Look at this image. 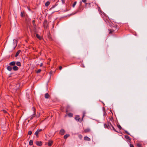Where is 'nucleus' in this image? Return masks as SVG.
I'll use <instances>...</instances> for the list:
<instances>
[{
	"label": "nucleus",
	"mask_w": 147,
	"mask_h": 147,
	"mask_svg": "<svg viewBox=\"0 0 147 147\" xmlns=\"http://www.w3.org/2000/svg\"><path fill=\"white\" fill-rule=\"evenodd\" d=\"M80 5L77 11L78 12H79L82 11L83 10L84 7V6H82L81 4L82 2H80Z\"/></svg>",
	"instance_id": "1"
},
{
	"label": "nucleus",
	"mask_w": 147,
	"mask_h": 147,
	"mask_svg": "<svg viewBox=\"0 0 147 147\" xmlns=\"http://www.w3.org/2000/svg\"><path fill=\"white\" fill-rule=\"evenodd\" d=\"M84 114L82 116V119H80L79 117L78 116H76L75 117V118L76 120L78 121H79L80 122H81L82 121V120L83 118L84 117Z\"/></svg>",
	"instance_id": "2"
},
{
	"label": "nucleus",
	"mask_w": 147,
	"mask_h": 147,
	"mask_svg": "<svg viewBox=\"0 0 147 147\" xmlns=\"http://www.w3.org/2000/svg\"><path fill=\"white\" fill-rule=\"evenodd\" d=\"M43 26L44 28H47L49 27V23H48L47 20H44L43 22Z\"/></svg>",
	"instance_id": "3"
},
{
	"label": "nucleus",
	"mask_w": 147,
	"mask_h": 147,
	"mask_svg": "<svg viewBox=\"0 0 147 147\" xmlns=\"http://www.w3.org/2000/svg\"><path fill=\"white\" fill-rule=\"evenodd\" d=\"M16 65V61H13L9 63V65L10 66H14Z\"/></svg>",
	"instance_id": "4"
},
{
	"label": "nucleus",
	"mask_w": 147,
	"mask_h": 147,
	"mask_svg": "<svg viewBox=\"0 0 147 147\" xmlns=\"http://www.w3.org/2000/svg\"><path fill=\"white\" fill-rule=\"evenodd\" d=\"M65 131L64 129H61L60 130L59 133L61 135H63L65 133Z\"/></svg>",
	"instance_id": "5"
},
{
	"label": "nucleus",
	"mask_w": 147,
	"mask_h": 147,
	"mask_svg": "<svg viewBox=\"0 0 147 147\" xmlns=\"http://www.w3.org/2000/svg\"><path fill=\"white\" fill-rule=\"evenodd\" d=\"M36 144L38 146H40L42 145V143L41 141H36Z\"/></svg>",
	"instance_id": "6"
},
{
	"label": "nucleus",
	"mask_w": 147,
	"mask_h": 147,
	"mask_svg": "<svg viewBox=\"0 0 147 147\" xmlns=\"http://www.w3.org/2000/svg\"><path fill=\"white\" fill-rule=\"evenodd\" d=\"M108 129H112V128H111L113 126L112 125L111 123H108Z\"/></svg>",
	"instance_id": "7"
},
{
	"label": "nucleus",
	"mask_w": 147,
	"mask_h": 147,
	"mask_svg": "<svg viewBox=\"0 0 147 147\" xmlns=\"http://www.w3.org/2000/svg\"><path fill=\"white\" fill-rule=\"evenodd\" d=\"M38 32V30L36 29V28H34V29L33 30L32 32H33V33L34 34L37 33Z\"/></svg>",
	"instance_id": "8"
},
{
	"label": "nucleus",
	"mask_w": 147,
	"mask_h": 147,
	"mask_svg": "<svg viewBox=\"0 0 147 147\" xmlns=\"http://www.w3.org/2000/svg\"><path fill=\"white\" fill-rule=\"evenodd\" d=\"M18 67L16 66H13V67H12V69L14 70V71H17L18 70Z\"/></svg>",
	"instance_id": "9"
},
{
	"label": "nucleus",
	"mask_w": 147,
	"mask_h": 147,
	"mask_svg": "<svg viewBox=\"0 0 147 147\" xmlns=\"http://www.w3.org/2000/svg\"><path fill=\"white\" fill-rule=\"evenodd\" d=\"M84 140L87 141H90V139L87 136H85L84 138Z\"/></svg>",
	"instance_id": "10"
},
{
	"label": "nucleus",
	"mask_w": 147,
	"mask_h": 147,
	"mask_svg": "<svg viewBox=\"0 0 147 147\" xmlns=\"http://www.w3.org/2000/svg\"><path fill=\"white\" fill-rule=\"evenodd\" d=\"M53 141L49 140L48 142V145L49 146H51L52 144Z\"/></svg>",
	"instance_id": "11"
},
{
	"label": "nucleus",
	"mask_w": 147,
	"mask_h": 147,
	"mask_svg": "<svg viewBox=\"0 0 147 147\" xmlns=\"http://www.w3.org/2000/svg\"><path fill=\"white\" fill-rule=\"evenodd\" d=\"M47 36L48 38H49V39H50L51 40H53L51 36V35L50 34V33H48L47 34Z\"/></svg>",
	"instance_id": "12"
},
{
	"label": "nucleus",
	"mask_w": 147,
	"mask_h": 147,
	"mask_svg": "<svg viewBox=\"0 0 147 147\" xmlns=\"http://www.w3.org/2000/svg\"><path fill=\"white\" fill-rule=\"evenodd\" d=\"M16 65L18 66H20L21 65V64L20 62L19 61H16Z\"/></svg>",
	"instance_id": "13"
},
{
	"label": "nucleus",
	"mask_w": 147,
	"mask_h": 147,
	"mask_svg": "<svg viewBox=\"0 0 147 147\" xmlns=\"http://www.w3.org/2000/svg\"><path fill=\"white\" fill-rule=\"evenodd\" d=\"M7 69L9 71H11L12 69V68L10 66H8L7 67Z\"/></svg>",
	"instance_id": "14"
},
{
	"label": "nucleus",
	"mask_w": 147,
	"mask_h": 147,
	"mask_svg": "<svg viewBox=\"0 0 147 147\" xmlns=\"http://www.w3.org/2000/svg\"><path fill=\"white\" fill-rule=\"evenodd\" d=\"M36 37L39 39L41 40L42 39V37H41L38 34H36Z\"/></svg>",
	"instance_id": "15"
},
{
	"label": "nucleus",
	"mask_w": 147,
	"mask_h": 147,
	"mask_svg": "<svg viewBox=\"0 0 147 147\" xmlns=\"http://www.w3.org/2000/svg\"><path fill=\"white\" fill-rule=\"evenodd\" d=\"M21 52V51L20 50H18L16 53V55H15V57H17L18 55H19V54H20V52Z\"/></svg>",
	"instance_id": "16"
},
{
	"label": "nucleus",
	"mask_w": 147,
	"mask_h": 147,
	"mask_svg": "<svg viewBox=\"0 0 147 147\" xmlns=\"http://www.w3.org/2000/svg\"><path fill=\"white\" fill-rule=\"evenodd\" d=\"M108 30L109 31V34H112L113 33L114 31V30L112 29H109Z\"/></svg>",
	"instance_id": "17"
},
{
	"label": "nucleus",
	"mask_w": 147,
	"mask_h": 147,
	"mask_svg": "<svg viewBox=\"0 0 147 147\" xmlns=\"http://www.w3.org/2000/svg\"><path fill=\"white\" fill-rule=\"evenodd\" d=\"M49 95L48 93H46L45 94V98H48L49 97Z\"/></svg>",
	"instance_id": "18"
},
{
	"label": "nucleus",
	"mask_w": 147,
	"mask_h": 147,
	"mask_svg": "<svg viewBox=\"0 0 147 147\" xmlns=\"http://www.w3.org/2000/svg\"><path fill=\"white\" fill-rule=\"evenodd\" d=\"M90 131V129L89 128L86 129H84V131L86 133Z\"/></svg>",
	"instance_id": "19"
},
{
	"label": "nucleus",
	"mask_w": 147,
	"mask_h": 147,
	"mask_svg": "<svg viewBox=\"0 0 147 147\" xmlns=\"http://www.w3.org/2000/svg\"><path fill=\"white\" fill-rule=\"evenodd\" d=\"M69 136V135L67 134L65 135L64 136V139H66Z\"/></svg>",
	"instance_id": "20"
},
{
	"label": "nucleus",
	"mask_w": 147,
	"mask_h": 147,
	"mask_svg": "<svg viewBox=\"0 0 147 147\" xmlns=\"http://www.w3.org/2000/svg\"><path fill=\"white\" fill-rule=\"evenodd\" d=\"M29 144L30 145V146H31L33 144V141L32 140H30L29 142Z\"/></svg>",
	"instance_id": "21"
},
{
	"label": "nucleus",
	"mask_w": 147,
	"mask_h": 147,
	"mask_svg": "<svg viewBox=\"0 0 147 147\" xmlns=\"http://www.w3.org/2000/svg\"><path fill=\"white\" fill-rule=\"evenodd\" d=\"M50 3L49 1H47L45 4V5L46 6H47L49 5Z\"/></svg>",
	"instance_id": "22"
},
{
	"label": "nucleus",
	"mask_w": 147,
	"mask_h": 147,
	"mask_svg": "<svg viewBox=\"0 0 147 147\" xmlns=\"http://www.w3.org/2000/svg\"><path fill=\"white\" fill-rule=\"evenodd\" d=\"M68 115L69 117H72L73 116V114L72 113H69L68 114Z\"/></svg>",
	"instance_id": "23"
},
{
	"label": "nucleus",
	"mask_w": 147,
	"mask_h": 147,
	"mask_svg": "<svg viewBox=\"0 0 147 147\" xmlns=\"http://www.w3.org/2000/svg\"><path fill=\"white\" fill-rule=\"evenodd\" d=\"M125 137L126 139H128L129 140H130V138L128 136L125 135Z\"/></svg>",
	"instance_id": "24"
},
{
	"label": "nucleus",
	"mask_w": 147,
	"mask_h": 147,
	"mask_svg": "<svg viewBox=\"0 0 147 147\" xmlns=\"http://www.w3.org/2000/svg\"><path fill=\"white\" fill-rule=\"evenodd\" d=\"M104 127L108 129V124L107 125L105 124H104Z\"/></svg>",
	"instance_id": "25"
},
{
	"label": "nucleus",
	"mask_w": 147,
	"mask_h": 147,
	"mask_svg": "<svg viewBox=\"0 0 147 147\" xmlns=\"http://www.w3.org/2000/svg\"><path fill=\"white\" fill-rule=\"evenodd\" d=\"M76 3H77L76 1H75L74 3H73V5H72V7H75V5L76 4Z\"/></svg>",
	"instance_id": "26"
},
{
	"label": "nucleus",
	"mask_w": 147,
	"mask_h": 147,
	"mask_svg": "<svg viewBox=\"0 0 147 147\" xmlns=\"http://www.w3.org/2000/svg\"><path fill=\"white\" fill-rule=\"evenodd\" d=\"M117 127L120 129H122V127L121 126L119 125H117Z\"/></svg>",
	"instance_id": "27"
},
{
	"label": "nucleus",
	"mask_w": 147,
	"mask_h": 147,
	"mask_svg": "<svg viewBox=\"0 0 147 147\" xmlns=\"http://www.w3.org/2000/svg\"><path fill=\"white\" fill-rule=\"evenodd\" d=\"M35 114H33L32 116H31L30 117V119L31 120L33 118L35 117Z\"/></svg>",
	"instance_id": "28"
},
{
	"label": "nucleus",
	"mask_w": 147,
	"mask_h": 147,
	"mask_svg": "<svg viewBox=\"0 0 147 147\" xmlns=\"http://www.w3.org/2000/svg\"><path fill=\"white\" fill-rule=\"evenodd\" d=\"M13 41H14V42L15 43V44H16V46L17 45V41L16 40H14V39L13 40Z\"/></svg>",
	"instance_id": "29"
},
{
	"label": "nucleus",
	"mask_w": 147,
	"mask_h": 147,
	"mask_svg": "<svg viewBox=\"0 0 147 147\" xmlns=\"http://www.w3.org/2000/svg\"><path fill=\"white\" fill-rule=\"evenodd\" d=\"M112 128V129H113L114 131H115L116 132H118L115 129V128H114V127L113 126Z\"/></svg>",
	"instance_id": "30"
},
{
	"label": "nucleus",
	"mask_w": 147,
	"mask_h": 147,
	"mask_svg": "<svg viewBox=\"0 0 147 147\" xmlns=\"http://www.w3.org/2000/svg\"><path fill=\"white\" fill-rule=\"evenodd\" d=\"M32 134V132L31 131H28V134L29 135H31Z\"/></svg>",
	"instance_id": "31"
},
{
	"label": "nucleus",
	"mask_w": 147,
	"mask_h": 147,
	"mask_svg": "<svg viewBox=\"0 0 147 147\" xmlns=\"http://www.w3.org/2000/svg\"><path fill=\"white\" fill-rule=\"evenodd\" d=\"M35 21L34 20H33L32 21V23L34 25V26H35L36 25L35 24Z\"/></svg>",
	"instance_id": "32"
},
{
	"label": "nucleus",
	"mask_w": 147,
	"mask_h": 147,
	"mask_svg": "<svg viewBox=\"0 0 147 147\" xmlns=\"http://www.w3.org/2000/svg\"><path fill=\"white\" fill-rule=\"evenodd\" d=\"M41 71V70L40 69H39L36 72L37 73H38L40 72Z\"/></svg>",
	"instance_id": "33"
},
{
	"label": "nucleus",
	"mask_w": 147,
	"mask_h": 147,
	"mask_svg": "<svg viewBox=\"0 0 147 147\" xmlns=\"http://www.w3.org/2000/svg\"><path fill=\"white\" fill-rule=\"evenodd\" d=\"M38 132L37 131H36V132L35 133V135H36V136H37L38 135Z\"/></svg>",
	"instance_id": "34"
},
{
	"label": "nucleus",
	"mask_w": 147,
	"mask_h": 147,
	"mask_svg": "<svg viewBox=\"0 0 147 147\" xmlns=\"http://www.w3.org/2000/svg\"><path fill=\"white\" fill-rule=\"evenodd\" d=\"M137 145L138 147H141V145L140 144H138Z\"/></svg>",
	"instance_id": "35"
},
{
	"label": "nucleus",
	"mask_w": 147,
	"mask_h": 147,
	"mask_svg": "<svg viewBox=\"0 0 147 147\" xmlns=\"http://www.w3.org/2000/svg\"><path fill=\"white\" fill-rule=\"evenodd\" d=\"M42 130L41 129H38L37 130V131L38 132V133H39V132H40Z\"/></svg>",
	"instance_id": "36"
},
{
	"label": "nucleus",
	"mask_w": 147,
	"mask_h": 147,
	"mask_svg": "<svg viewBox=\"0 0 147 147\" xmlns=\"http://www.w3.org/2000/svg\"><path fill=\"white\" fill-rule=\"evenodd\" d=\"M110 120L111 121H113V119L112 117H111L110 119Z\"/></svg>",
	"instance_id": "37"
},
{
	"label": "nucleus",
	"mask_w": 147,
	"mask_h": 147,
	"mask_svg": "<svg viewBox=\"0 0 147 147\" xmlns=\"http://www.w3.org/2000/svg\"><path fill=\"white\" fill-rule=\"evenodd\" d=\"M125 132L128 134L130 135L129 133L126 131H125Z\"/></svg>",
	"instance_id": "38"
},
{
	"label": "nucleus",
	"mask_w": 147,
	"mask_h": 147,
	"mask_svg": "<svg viewBox=\"0 0 147 147\" xmlns=\"http://www.w3.org/2000/svg\"><path fill=\"white\" fill-rule=\"evenodd\" d=\"M86 0H82V2L83 3H86Z\"/></svg>",
	"instance_id": "39"
},
{
	"label": "nucleus",
	"mask_w": 147,
	"mask_h": 147,
	"mask_svg": "<svg viewBox=\"0 0 147 147\" xmlns=\"http://www.w3.org/2000/svg\"><path fill=\"white\" fill-rule=\"evenodd\" d=\"M63 3H64L65 2V0H61Z\"/></svg>",
	"instance_id": "40"
},
{
	"label": "nucleus",
	"mask_w": 147,
	"mask_h": 147,
	"mask_svg": "<svg viewBox=\"0 0 147 147\" xmlns=\"http://www.w3.org/2000/svg\"><path fill=\"white\" fill-rule=\"evenodd\" d=\"M130 147H134V146L133 144H130Z\"/></svg>",
	"instance_id": "41"
},
{
	"label": "nucleus",
	"mask_w": 147,
	"mask_h": 147,
	"mask_svg": "<svg viewBox=\"0 0 147 147\" xmlns=\"http://www.w3.org/2000/svg\"><path fill=\"white\" fill-rule=\"evenodd\" d=\"M3 111L4 113H6L7 112L5 110H3Z\"/></svg>",
	"instance_id": "42"
},
{
	"label": "nucleus",
	"mask_w": 147,
	"mask_h": 147,
	"mask_svg": "<svg viewBox=\"0 0 147 147\" xmlns=\"http://www.w3.org/2000/svg\"><path fill=\"white\" fill-rule=\"evenodd\" d=\"M21 16L22 17H23L24 16V15H23V13L22 12H21Z\"/></svg>",
	"instance_id": "43"
},
{
	"label": "nucleus",
	"mask_w": 147,
	"mask_h": 147,
	"mask_svg": "<svg viewBox=\"0 0 147 147\" xmlns=\"http://www.w3.org/2000/svg\"><path fill=\"white\" fill-rule=\"evenodd\" d=\"M79 137L80 138H81L82 137V136L81 135H79Z\"/></svg>",
	"instance_id": "44"
},
{
	"label": "nucleus",
	"mask_w": 147,
	"mask_h": 147,
	"mask_svg": "<svg viewBox=\"0 0 147 147\" xmlns=\"http://www.w3.org/2000/svg\"><path fill=\"white\" fill-rule=\"evenodd\" d=\"M42 65H43V63H40V67H41L42 66Z\"/></svg>",
	"instance_id": "45"
},
{
	"label": "nucleus",
	"mask_w": 147,
	"mask_h": 147,
	"mask_svg": "<svg viewBox=\"0 0 147 147\" xmlns=\"http://www.w3.org/2000/svg\"><path fill=\"white\" fill-rule=\"evenodd\" d=\"M62 69V67L61 66H60L59 67V69L60 70H61Z\"/></svg>",
	"instance_id": "46"
},
{
	"label": "nucleus",
	"mask_w": 147,
	"mask_h": 147,
	"mask_svg": "<svg viewBox=\"0 0 147 147\" xmlns=\"http://www.w3.org/2000/svg\"><path fill=\"white\" fill-rule=\"evenodd\" d=\"M85 3V6H86L88 4L89 5H90V3H86V2Z\"/></svg>",
	"instance_id": "47"
},
{
	"label": "nucleus",
	"mask_w": 147,
	"mask_h": 147,
	"mask_svg": "<svg viewBox=\"0 0 147 147\" xmlns=\"http://www.w3.org/2000/svg\"><path fill=\"white\" fill-rule=\"evenodd\" d=\"M1 24H0V27H1Z\"/></svg>",
	"instance_id": "48"
}]
</instances>
